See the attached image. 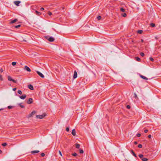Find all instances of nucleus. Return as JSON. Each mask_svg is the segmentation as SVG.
<instances>
[{"label":"nucleus","mask_w":161,"mask_h":161,"mask_svg":"<svg viewBox=\"0 0 161 161\" xmlns=\"http://www.w3.org/2000/svg\"><path fill=\"white\" fill-rule=\"evenodd\" d=\"M8 81H12L14 83H17V80H15L14 79H13L10 76H8Z\"/></svg>","instance_id":"1"},{"label":"nucleus","mask_w":161,"mask_h":161,"mask_svg":"<svg viewBox=\"0 0 161 161\" xmlns=\"http://www.w3.org/2000/svg\"><path fill=\"white\" fill-rule=\"evenodd\" d=\"M45 115L43 114L42 115H36V117L40 119H42L45 116Z\"/></svg>","instance_id":"2"},{"label":"nucleus","mask_w":161,"mask_h":161,"mask_svg":"<svg viewBox=\"0 0 161 161\" xmlns=\"http://www.w3.org/2000/svg\"><path fill=\"white\" fill-rule=\"evenodd\" d=\"M47 39L49 41L52 42L54 41V39L52 37H49L48 36H47Z\"/></svg>","instance_id":"3"},{"label":"nucleus","mask_w":161,"mask_h":161,"mask_svg":"<svg viewBox=\"0 0 161 161\" xmlns=\"http://www.w3.org/2000/svg\"><path fill=\"white\" fill-rule=\"evenodd\" d=\"M36 72L42 78H44V77L43 75L38 71H36Z\"/></svg>","instance_id":"4"},{"label":"nucleus","mask_w":161,"mask_h":161,"mask_svg":"<svg viewBox=\"0 0 161 161\" xmlns=\"http://www.w3.org/2000/svg\"><path fill=\"white\" fill-rule=\"evenodd\" d=\"M24 69L28 72H30L31 71L30 69L27 66H25Z\"/></svg>","instance_id":"5"},{"label":"nucleus","mask_w":161,"mask_h":161,"mask_svg":"<svg viewBox=\"0 0 161 161\" xmlns=\"http://www.w3.org/2000/svg\"><path fill=\"white\" fill-rule=\"evenodd\" d=\"M21 2L19 1H16L14 2V4L17 6H19V4Z\"/></svg>","instance_id":"6"},{"label":"nucleus","mask_w":161,"mask_h":161,"mask_svg":"<svg viewBox=\"0 0 161 161\" xmlns=\"http://www.w3.org/2000/svg\"><path fill=\"white\" fill-rule=\"evenodd\" d=\"M33 102V99L32 98H30L27 102V103L28 104H31Z\"/></svg>","instance_id":"7"},{"label":"nucleus","mask_w":161,"mask_h":161,"mask_svg":"<svg viewBox=\"0 0 161 161\" xmlns=\"http://www.w3.org/2000/svg\"><path fill=\"white\" fill-rule=\"evenodd\" d=\"M77 73L76 70H75L74 72V74L73 75V78L75 79L77 78Z\"/></svg>","instance_id":"8"},{"label":"nucleus","mask_w":161,"mask_h":161,"mask_svg":"<svg viewBox=\"0 0 161 161\" xmlns=\"http://www.w3.org/2000/svg\"><path fill=\"white\" fill-rule=\"evenodd\" d=\"M26 97V95L25 94H24L21 96H19V98H20L22 99H25Z\"/></svg>","instance_id":"9"},{"label":"nucleus","mask_w":161,"mask_h":161,"mask_svg":"<svg viewBox=\"0 0 161 161\" xmlns=\"http://www.w3.org/2000/svg\"><path fill=\"white\" fill-rule=\"evenodd\" d=\"M18 20V19H15L13 20H11L10 22V24H13V23H14L16 22Z\"/></svg>","instance_id":"10"},{"label":"nucleus","mask_w":161,"mask_h":161,"mask_svg":"<svg viewBox=\"0 0 161 161\" xmlns=\"http://www.w3.org/2000/svg\"><path fill=\"white\" fill-rule=\"evenodd\" d=\"M28 88L29 89L31 90H33L34 88L33 86L32 85L30 84L28 85Z\"/></svg>","instance_id":"11"},{"label":"nucleus","mask_w":161,"mask_h":161,"mask_svg":"<svg viewBox=\"0 0 161 161\" xmlns=\"http://www.w3.org/2000/svg\"><path fill=\"white\" fill-rule=\"evenodd\" d=\"M71 133L74 136L76 135V131L75 129H74L72 130Z\"/></svg>","instance_id":"12"},{"label":"nucleus","mask_w":161,"mask_h":161,"mask_svg":"<svg viewBox=\"0 0 161 161\" xmlns=\"http://www.w3.org/2000/svg\"><path fill=\"white\" fill-rule=\"evenodd\" d=\"M130 152L135 157H137L136 155V154L134 152L133 150H131L130 151Z\"/></svg>","instance_id":"13"},{"label":"nucleus","mask_w":161,"mask_h":161,"mask_svg":"<svg viewBox=\"0 0 161 161\" xmlns=\"http://www.w3.org/2000/svg\"><path fill=\"white\" fill-rule=\"evenodd\" d=\"M39 152V150H35V151H32L31 152V153L32 154L36 153H38Z\"/></svg>","instance_id":"14"},{"label":"nucleus","mask_w":161,"mask_h":161,"mask_svg":"<svg viewBox=\"0 0 161 161\" xmlns=\"http://www.w3.org/2000/svg\"><path fill=\"white\" fill-rule=\"evenodd\" d=\"M140 76L141 78H142V79H144V80H147V78L146 77L142 75H140Z\"/></svg>","instance_id":"15"},{"label":"nucleus","mask_w":161,"mask_h":161,"mask_svg":"<svg viewBox=\"0 0 161 161\" xmlns=\"http://www.w3.org/2000/svg\"><path fill=\"white\" fill-rule=\"evenodd\" d=\"M35 13L36 14L38 15H40L41 14V13L40 12H38L36 10L35 11Z\"/></svg>","instance_id":"16"},{"label":"nucleus","mask_w":161,"mask_h":161,"mask_svg":"<svg viewBox=\"0 0 161 161\" xmlns=\"http://www.w3.org/2000/svg\"><path fill=\"white\" fill-rule=\"evenodd\" d=\"M136 60L137 61L139 62L141 60V59L140 58H139L138 57H135Z\"/></svg>","instance_id":"17"},{"label":"nucleus","mask_w":161,"mask_h":161,"mask_svg":"<svg viewBox=\"0 0 161 161\" xmlns=\"http://www.w3.org/2000/svg\"><path fill=\"white\" fill-rule=\"evenodd\" d=\"M75 146L77 148L79 149L80 147V145L76 143L75 144Z\"/></svg>","instance_id":"18"},{"label":"nucleus","mask_w":161,"mask_h":161,"mask_svg":"<svg viewBox=\"0 0 161 161\" xmlns=\"http://www.w3.org/2000/svg\"><path fill=\"white\" fill-rule=\"evenodd\" d=\"M120 10L122 12H125V10L123 8H120Z\"/></svg>","instance_id":"19"},{"label":"nucleus","mask_w":161,"mask_h":161,"mask_svg":"<svg viewBox=\"0 0 161 161\" xmlns=\"http://www.w3.org/2000/svg\"><path fill=\"white\" fill-rule=\"evenodd\" d=\"M22 103H20L19 104V105L21 108H25V106L24 105H22Z\"/></svg>","instance_id":"20"},{"label":"nucleus","mask_w":161,"mask_h":161,"mask_svg":"<svg viewBox=\"0 0 161 161\" xmlns=\"http://www.w3.org/2000/svg\"><path fill=\"white\" fill-rule=\"evenodd\" d=\"M121 15L123 17H125L127 16V14L126 13H122L121 14Z\"/></svg>","instance_id":"21"},{"label":"nucleus","mask_w":161,"mask_h":161,"mask_svg":"<svg viewBox=\"0 0 161 161\" xmlns=\"http://www.w3.org/2000/svg\"><path fill=\"white\" fill-rule=\"evenodd\" d=\"M143 32V31L142 30H139L137 31V32L139 34H142Z\"/></svg>","instance_id":"22"},{"label":"nucleus","mask_w":161,"mask_h":161,"mask_svg":"<svg viewBox=\"0 0 161 161\" xmlns=\"http://www.w3.org/2000/svg\"><path fill=\"white\" fill-rule=\"evenodd\" d=\"M142 160L143 161H147L148 160V159L147 158H142Z\"/></svg>","instance_id":"23"},{"label":"nucleus","mask_w":161,"mask_h":161,"mask_svg":"<svg viewBox=\"0 0 161 161\" xmlns=\"http://www.w3.org/2000/svg\"><path fill=\"white\" fill-rule=\"evenodd\" d=\"M155 25V24L154 23H152L150 24V26L153 27H154Z\"/></svg>","instance_id":"24"},{"label":"nucleus","mask_w":161,"mask_h":161,"mask_svg":"<svg viewBox=\"0 0 161 161\" xmlns=\"http://www.w3.org/2000/svg\"><path fill=\"white\" fill-rule=\"evenodd\" d=\"M16 64V62H13L12 63V64L13 66H15Z\"/></svg>","instance_id":"25"},{"label":"nucleus","mask_w":161,"mask_h":161,"mask_svg":"<svg viewBox=\"0 0 161 161\" xmlns=\"http://www.w3.org/2000/svg\"><path fill=\"white\" fill-rule=\"evenodd\" d=\"M139 157L140 158H142L143 157V155L142 154H139Z\"/></svg>","instance_id":"26"},{"label":"nucleus","mask_w":161,"mask_h":161,"mask_svg":"<svg viewBox=\"0 0 161 161\" xmlns=\"http://www.w3.org/2000/svg\"><path fill=\"white\" fill-rule=\"evenodd\" d=\"M134 97L135 99H137L138 98V97H137V95L135 93H134Z\"/></svg>","instance_id":"27"},{"label":"nucleus","mask_w":161,"mask_h":161,"mask_svg":"<svg viewBox=\"0 0 161 161\" xmlns=\"http://www.w3.org/2000/svg\"><path fill=\"white\" fill-rule=\"evenodd\" d=\"M21 26V25H16L14 26V27L15 28H18L19 27Z\"/></svg>","instance_id":"28"},{"label":"nucleus","mask_w":161,"mask_h":161,"mask_svg":"<svg viewBox=\"0 0 161 161\" xmlns=\"http://www.w3.org/2000/svg\"><path fill=\"white\" fill-rule=\"evenodd\" d=\"M80 153H84V151L82 149H80Z\"/></svg>","instance_id":"29"},{"label":"nucleus","mask_w":161,"mask_h":161,"mask_svg":"<svg viewBox=\"0 0 161 161\" xmlns=\"http://www.w3.org/2000/svg\"><path fill=\"white\" fill-rule=\"evenodd\" d=\"M13 108V107L12 106H9L8 107V108L9 109H12Z\"/></svg>","instance_id":"30"},{"label":"nucleus","mask_w":161,"mask_h":161,"mask_svg":"<svg viewBox=\"0 0 161 161\" xmlns=\"http://www.w3.org/2000/svg\"><path fill=\"white\" fill-rule=\"evenodd\" d=\"M36 113V112L35 111H33L31 113V114L32 115H34Z\"/></svg>","instance_id":"31"},{"label":"nucleus","mask_w":161,"mask_h":161,"mask_svg":"<svg viewBox=\"0 0 161 161\" xmlns=\"http://www.w3.org/2000/svg\"><path fill=\"white\" fill-rule=\"evenodd\" d=\"M140 55H141V56H142V57H143L144 55V54L142 53V52H141L140 53Z\"/></svg>","instance_id":"32"},{"label":"nucleus","mask_w":161,"mask_h":161,"mask_svg":"<svg viewBox=\"0 0 161 161\" xmlns=\"http://www.w3.org/2000/svg\"><path fill=\"white\" fill-rule=\"evenodd\" d=\"M72 155L74 156H76L77 155V154L76 153H72Z\"/></svg>","instance_id":"33"},{"label":"nucleus","mask_w":161,"mask_h":161,"mask_svg":"<svg viewBox=\"0 0 161 161\" xmlns=\"http://www.w3.org/2000/svg\"><path fill=\"white\" fill-rule=\"evenodd\" d=\"M17 92L19 94H22V92L20 90H18Z\"/></svg>","instance_id":"34"},{"label":"nucleus","mask_w":161,"mask_h":161,"mask_svg":"<svg viewBox=\"0 0 161 161\" xmlns=\"http://www.w3.org/2000/svg\"><path fill=\"white\" fill-rule=\"evenodd\" d=\"M7 144L6 143H3L2 144V145L4 147L6 146Z\"/></svg>","instance_id":"35"},{"label":"nucleus","mask_w":161,"mask_h":161,"mask_svg":"<svg viewBox=\"0 0 161 161\" xmlns=\"http://www.w3.org/2000/svg\"><path fill=\"white\" fill-rule=\"evenodd\" d=\"M97 18L98 20H99L101 19V17L100 16H98L97 17Z\"/></svg>","instance_id":"36"},{"label":"nucleus","mask_w":161,"mask_h":161,"mask_svg":"<svg viewBox=\"0 0 161 161\" xmlns=\"http://www.w3.org/2000/svg\"><path fill=\"white\" fill-rule=\"evenodd\" d=\"M149 59L150 61H154L153 58L152 57H150L149 58Z\"/></svg>","instance_id":"37"},{"label":"nucleus","mask_w":161,"mask_h":161,"mask_svg":"<svg viewBox=\"0 0 161 161\" xmlns=\"http://www.w3.org/2000/svg\"><path fill=\"white\" fill-rule=\"evenodd\" d=\"M0 80H1V81L3 80L2 76L0 75Z\"/></svg>","instance_id":"38"},{"label":"nucleus","mask_w":161,"mask_h":161,"mask_svg":"<svg viewBox=\"0 0 161 161\" xmlns=\"http://www.w3.org/2000/svg\"><path fill=\"white\" fill-rule=\"evenodd\" d=\"M138 147L139 148H142V144H139L138 145Z\"/></svg>","instance_id":"39"},{"label":"nucleus","mask_w":161,"mask_h":161,"mask_svg":"<svg viewBox=\"0 0 161 161\" xmlns=\"http://www.w3.org/2000/svg\"><path fill=\"white\" fill-rule=\"evenodd\" d=\"M69 127H67L66 128V131H67V132H68L69 131Z\"/></svg>","instance_id":"40"},{"label":"nucleus","mask_w":161,"mask_h":161,"mask_svg":"<svg viewBox=\"0 0 161 161\" xmlns=\"http://www.w3.org/2000/svg\"><path fill=\"white\" fill-rule=\"evenodd\" d=\"M126 108L128 109H130V106L129 105H127L126 106Z\"/></svg>","instance_id":"41"},{"label":"nucleus","mask_w":161,"mask_h":161,"mask_svg":"<svg viewBox=\"0 0 161 161\" xmlns=\"http://www.w3.org/2000/svg\"><path fill=\"white\" fill-rule=\"evenodd\" d=\"M141 134H140V133H138L136 135V136L138 137H139L141 136Z\"/></svg>","instance_id":"42"},{"label":"nucleus","mask_w":161,"mask_h":161,"mask_svg":"<svg viewBox=\"0 0 161 161\" xmlns=\"http://www.w3.org/2000/svg\"><path fill=\"white\" fill-rule=\"evenodd\" d=\"M32 115L31 114H30L28 116V118H29L31 117V116H32Z\"/></svg>","instance_id":"43"},{"label":"nucleus","mask_w":161,"mask_h":161,"mask_svg":"<svg viewBox=\"0 0 161 161\" xmlns=\"http://www.w3.org/2000/svg\"><path fill=\"white\" fill-rule=\"evenodd\" d=\"M48 14L49 15H51L52 14V13L50 12H48Z\"/></svg>","instance_id":"44"},{"label":"nucleus","mask_w":161,"mask_h":161,"mask_svg":"<svg viewBox=\"0 0 161 161\" xmlns=\"http://www.w3.org/2000/svg\"><path fill=\"white\" fill-rule=\"evenodd\" d=\"M41 155L42 157H44L45 156V153H42L41 154Z\"/></svg>","instance_id":"45"},{"label":"nucleus","mask_w":161,"mask_h":161,"mask_svg":"<svg viewBox=\"0 0 161 161\" xmlns=\"http://www.w3.org/2000/svg\"><path fill=\"white\" fill-rule=\"evenodd\" d=\"M58 152H59V154H60L61 156H62V153H61V151H60V150H59Z\"/></svg>","instance_id":"46"},{"label":"nucleus","mask_w":161,"mask_h":161,"mask_svg":"<svg viewBox=\"0 0 161 161\" xmlns=\"http://www.w3.org/2000/svg\"><path fill=\"white\" fill-rule=\"evenodd\" d=\"M148 131V130H144V132L147 133Z\"/></svg>","instance_id":"47"},{"label":"nucleus","mask_w":161,"mask_h":161,"mask_svg":"<svg viewBox=\"0 0 161 161\" xmlns=\"http://www.w3.org/2000/svg\"><path fill=\"white\" fill-rule=\"evenodd\" d=\"M152 136L151 135H149L148 136V137L149 138H151Z\"/></svg>","instance_id":"48"},{"label":"nucleus","mask_w":161,"mask_h":161,"mask_svg":"<svg viewBox=\"0 0 161 161\" xmlns=\"http://www.w3.org/2000/svg\"><path fill=\"white\" fill-rule=\"evenodd\" d=\"M44 10V8H41V9H40V10H41V11H43V10Z\"/></svg>","instance_id":"49"},{"label":"nucleus","mask_w":161,"mask_h":161,"mask_svg":"<svg viewBox=\"0 0 161 161\" xmlns=\"http://www.w3.org/2000/svg\"><path fill=\"white\" fill-rule=\"evenodd\" d=\"M16 88H13V90L14 91L16 90Z\"/></svg>","instance_id":"50"},{"label":"nucleus","mask_w":161,"mask_h":161,"mask_svg":"<svg viewBox=\"0 0 161 161\" xmlns=\"http://www.w3.org/2000/svg\"><path fill=\"white\" fill-rule=\"evenodd\" d=\"M134 144L136 145L137 144V142L135 141L134 142Z\"/></svg>","instance_id":"51"},{"label":"nucleus","mask_w":161,"mask_h":161,"mask_svg":"<svg viewBox=\"0 0 161 161\" xmlns=\"http://www.w3.org/2000/svg\"><path fill=\"white\" fill-rule=\"evenodd\" d=\"M0 71L1 72H2L3 71V70L2 69H1Z\"/></svg>","instance_id":"52"},{"label":"nucleus","mask_w":161,"mask_h":161,"mask_svg":"<svg viewBox=\"0 0 161 161\" xmlns=\"http://www.w3.org/2000/svg\"><path fill=\"white\" fill-rule=\"evenodd\" d=\"M141 42H144V40L143 39H141Z\"/></svg>","instance_id":"53"},{"label":"nucleus","mask_w":161,"mask_h":161,"mask_svg":"<svg viewBox=\"0 0 161 161\" xmlns=\"http://www.w3.org/2000/svg\"><path fill=\"white\" fill-rule=\"evenodd\" d=\"M4 109L3 108H1L0 109V111L3 110Z\"/></svg>","instance_id":"54"},{"label":"nucleus","mask_w":161,"mask_h":161,"mask_svg":"<svg viewBox=\"0 0 161 161\" xmlns=\"http://www.w3.org/2000/svg\"><path fill=\"white\" fill-rule=\"evenodd\" d=\"M2 151L0 150V153H2Z\"/></svg>","instance_id":"55"},{"label":"nucleus","mask_w":161,"mask_h":161,"mask_svg":"<svg viewBox=\"0 0 161 161\" xmlns=\"http://www.w3.org/2000/svg\"><path fill=\"white\" fill-rule=\"evenodd\" d=\"M64 9V8H62V9Z\"/></svg>","instance_id":"56"}]
</instances>
